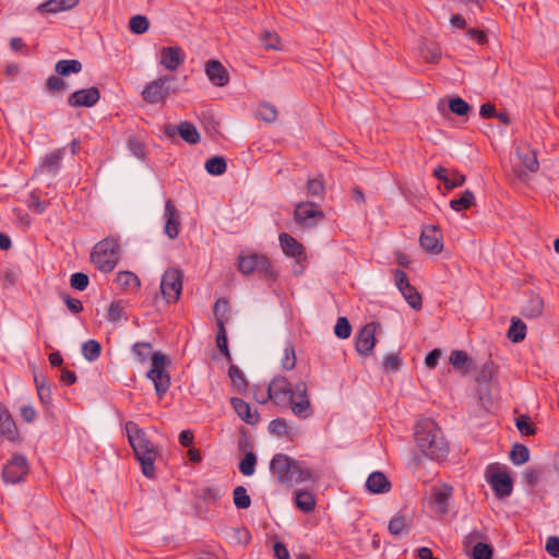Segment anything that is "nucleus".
Wrapping results in <instances>:
<instances>
[{
    "mask_svg": "<svg viewBox=\"0 0 559 559\" xmlns=\"http://www.w3.org/2000/svg\"><path fill=\"white\" fill-rule=\"evenodd\" d=\"M124 430L142 474L150 479L155 478L154 464L160 456V447L153 441L152 433L140 428L135 421H126Z\"/></svg>",
    "mask_w": 559,
    "mask_h": 559,
    "instance_id": "nucleus-1",
    "label": "nucleus"
},
{
    "mask_svg": "<svg viewBox=\"0 0 559 559\" xmlns=\"http://www.w3.org/2000/svg\"><path fill=\"white\" fill-rule=\"evenodd\" d=\"M414 438L420 451L430 459H444L449 453V444L437 421H416Z\"/></svg>",
    "mask_w": 559,
    "mask_h": 559,
    "instance_id": "nucleus-2",
    "label": "nucleus"
},
{
    "mask_svg": "<svg viewBox=\"0 0 559 559\" xmlns=\"http://www.w3.org/2000/svg\"><path fill=\"white\" fill-rule=\"evenodd\" d=\"M120 254L119 239L116 237H107L94 246L91 260L99 271L109 273L118 264Z\"/></svg>",
    "mask_w": 559,
    "mask_h": 559,
    "instance_id": "nucleus-3",
    "label": "nucleus"
},
{
    "mask_svg": "<svg viewBox=\"0 0 559 559\" xmlns=\"http://www.w3.org/2000/svg\"><path fill=\"white\" fill-rule=\"evenodd\" d=\"M238 270L245 275L257 272L264 280L275 281L277 277L269 259L257 253L239 255Z\"/></svg>",
    "mask_w": 559,
    "mask_h": 559,
    "instance_id": "nucleus-4",
    "label": "nucleus"
},
{
    "mask_svg": "<svg viewBox=\"0 0 559 559\" xmlns=\"http://www.w3.org/2000/svg\"><path fill=\"white\" fill-rule=\"evenodd\" d=\"M173 81L174 75H163L148 82L141 93L143 100L150 105L164 104L170 93H175L170 87Z\"/></svg>",
    "mask_w": 559,
    "mask_h": 559,
    "instance_id": "nucleus-5",
    "label": "nucleus"
},
{
    "mask_svg": "<svg viewBox=\"0 0 559 559\" xmlns=\"http://www.w3.org/2000/svg\"><path fill=\"white\" fill-rule=\"evenodd\" d=\"M151 360L152 365L147 378L153 381L156 393L162 396L170 385V377L166 370L169 361L165 355L158 352L152 354Z\"/></svg>",
    "mask_w": 559,
    "mask_h": 559,
    "instance_id": "nucleus-6",
    "label": "nucleus"
},
{
    "mask_svg": "<svg viewBox=\"0 0 559 559\" xmlns=\"http://www.w3.org/2000/svg\"><path fill=\"white\" fill-rule=\"evenodd\" d=\"M183 274L180 270L170 267L165 271L160 280V293L168 304L179 300L182 292Z\"/></svg>",
    "mask_w": 559,
    "mask_h": 559,
    "instance_id": "nucleus-7",
    "label": "nucleus"
},
{
    "mask_svg": "<svg viewBox=\"0 0 559 559\" xmlns=\"http://www.w3.org/2000/svg\"><path fill=\"white\" fill-rule=\"evenodd\" d=\"M496 373V365L492 360H487L479 369L476 376L478 383V397L481 405L488 408L492 405V395L490 393L491 380Z\"/></svg>",
    "mask_w": 559,
    "mask_h": 559,
    "instance_id": "nucleus-8",
    "label": "nucleus"
},
{
    "mask_svg": "<svg viewBox=\"0 0 559 559\" xmlns=\"http://www.w3.org/2000/svg\"><path fill=\"white\" fill-rule=\"evenodd\" d=\"M296 460L284 453H276L270 462V472L280 484H290L294 479Z\"/></svg>",
    "mask_w": 559,
    "mask_h": 559,
    "instance_id": "nucleus-9",
    "label": "nucleus"
},
{
    "mask_svg": "<svg viewBox=\"0 0 559 559\" xmlns=\"http://www.w3.org/2000/svg\"><path fill=\"white\" fill-rule=\"evenodd\" d=\"M28 472L29 465L27 459L22 454L15 453L3 466L2 478L5 483L17 484L25 479Z\"/></svg>",
    "mask_w": 559,
    "mask_h": 559,
    "instance_id": "nucleus-10",
    "label": "nucleus"
},
{
    "mask_svg": "<svg viewBox=\"0 0 559 559\" xmlns=\"http://www.w3.org/2000/svg\"><path fill=\"white\" fill-rule=\"evenodd\" d=\"M287 401L289 402L290 408L296 416L300 418H307L311 415V405L305 382L300 381L295 385Z\"/></svg>",
    "mask_w": 559,
    "mask_h": 559,
    "instance_id": "nucleus-11",
    "label": "nucleus"
},
{
    "mask_svg": "<svg viewBox=\"0 0 559 559\" xmlns=\"http://www.w3.org/2000/svg\"><path fill=\"white\" fill-rule=\"evenodd\" d=\"M294 218L305 227H313L324 218V213L313 202H300L296 205Z\"/></svg>",
    "mask_w": 559,
    "mask_h": 559,
    "instance_id": "nucleus-12",
    "label": "nucleus"
},
{
    "mask_svg": "<svg viewBox=\"0 0 559 559\" xmlns=\"http://www.w3.org/2000/svg\"><path fill=\"white\" fill-rule=\"evenodd\" d=\"M293 391L292 384L284 377H278L262 391V401L273 400L276 404H281L288 400Z\"/></svg>",
    "mask_w": 559,
    "mask_h": 559,
    "instance_id": "nucleus-13",
    "label": "nucleus"
},
{
    "mask_svg": "<svg viewBox=\"0 0 559 559\" xmlns=\"http://www.w3.org/2000/svg\"><path fill=\"white\" fill-rule=\"evenodd\" d=\"M487 481L491 486L496 497L499 499L509 497L513 491V480L507 472L496 469L495 472L489 473L488 471Z\"/></svg>",
    "mask_w": 559,
    "mask_h": 559,
    "instance_id": "nucleus-14",
    "label": "nucleus"
},
{
    "mask_svg": "<svg viewBox=\"0 0 559 559\" xmlns=\"http://www.w3.org/2000/svg\"><path fill=\"white\" fill-rule=\"evenodd\" d=\"M442 234L435 225H428L423 228L419 243L421 248L432 254H438L443 249Z\"/></svg>",
    "mask_w": 559,
    "mask_h": 559,
    "instance_id": "nucleus-15",
    "label": "nucleus"
},
{
    "mask_svg": "<svg viewBox=\"0 0 559 559\" xmlns=\"http://www.w3.org/2000/svg\"><path fill=\"white\" fill-rule=\"evenodd\" d=\"M377 323H368L361 328L356 336V350L362 356H369L376 345Z\"/></svg>",
    "mask_w": 559,
    "mask_h": 559,
    "instance_id": "nucleus-16",
    "label": "nucleus"
},
{
    "mask_svg": "<svg viewBox=\"0 0 559 559\" xmlns=\"http://www.w3.org/2000/svg\"><path fill=\"white\" fill-rule=\"evenodd\" d=\"M267 430L276 438L290 442L301 435V429L296 421H270Z\"/></svg>",
    "mask_w": 559,
    "mask_h": 559,
    "instance_id": "nucleus-17",
    "label": "nucleus"
},
{
    "mask_svg": "<svg viewBox=\"0 0 559 559\" xmlns=\"http://www.w3.org/2000/svg\"><path fill=\"white\" fill-rule=\"evenodd\" d=\"M100 98V92L97 87L83 88L73 92L68 97V105L70 107H92Z\"/></svg>",
    "mask_w": 559,
    "mask_h": 559,
    "instance_id": "nucleus-18",
    "label": "nucleus"
},
{
    "mask_svg": "<svg viewBox=\"0 0 559 559\" xmlns=\"http://www.w3.org/2000/svg\"><path fill=\"white\" fill-rule=\"evenodd\" d=\"M159 64L168 71H176L185 62V52L179 46L163 47Z\"/></svg>",
    "mask_w": 559,
    "mask_h": 559,
    "instance_id": "nucleus-19",
    "label": "nucleus"
},
{
    "mask_svg": "<svg viewBox=\"0 0 559 559\" xmlns=\"http://www.w3.org/2000/svg\"><path fill=\"white\" fill-rule=\"evenodd\" d=\"M278 239L282 250L286 255L296 259L298 263L306 261V248L301 242L287 233H282Z\"/></svg>",
    "mask_w": 559,
    "mask_h": 559,
    "instance_id": "nucleus-20",
    "label": "nucleus"
},
{
    "mask_svg": "<svg viewBox=\"0 0 559 559\" xmlns=\"http://www.w3.org/2000/svg\"><path fill=\"white\" fill-rule=\"evenodd\" d=\"M165 133L169 138L178 133L189 144H197L200 141V134L197 128L188 121L181 122L178 127L171 124L166 126Z\"/></svg>",
    "mask_w": 559,
    "mask_h": 559,
    "instance_id": "nucleus-21",
    "label": "nucleus"
},
{
    "mask_svg": "<svg viewBox=\"0 0 559 559\" xmlns=\"http://www.w3.org/2000/svg\"><path fill=\"white\" fill-rule=\"evenodd\" d=\"M165 234L170 239L177 238L180 231V218L178 210L171 200H167L165 203Z\"/></svg>",
    "mask_w": 559,
    "mask_h": 559,
    "instance_id": "nucleus-22",
    "label": "nucleus"
},
{
    "mask_svg": "<svg viewBox=\"0 0 559 559\" xmlns=\"http://www.w3.org/2000/svg\"><path fill=\"white\" fill-rule=\"evenodd\" d=\"M205 73L209 80L216 86H225L229 82L226 68L217 60H209L205 64Z\"/></svg>",
    "mask_w": 559,
    "mask_h": 559,
    "instance_id": "nucleus-23",
    "label": "nucleus"
},
{
    "mask_svg": "<svg viewBox=\"0 0 559 559\" xmlns=\"http://www.w3.org/2000/svg\"><path fill=\"white\" fill-rule=\"evenodd\" d=\"M453 488L450 485L444 484L441 488L432 489V501L436 504V511L445 515L449 513V501L452 498Z\"/></svg>",
    "mask_w": 559,
    "mask_h": 559,
    "instance_id": "nucleus-24",
    "label": "nucleus"
},
{
    "mask_svg": "<svg viewBox=\"0 0 559 559\" xmlns=\"http://www.w3.org/2000/svg\"><path fill=\"white\" fill-rule=\"evenodd\" d=\"M391 487L390 480L382 472H372L366 480V488L371 493H385Z\"/></svg>",
    "mask_w": 559,
    "mask_h": 559,
    "instance_id": "nucleus-25",
    "label": "nucleus"
},
{
    "mask_svg": "<svg viewBox=\"0 0 559 559\" xmlns=\"http://www.w3.org/2000/svg\"><path fill=\"white\" fill-rule=\"evenodd\" d=\"M64 153L66 147H60L47 154L39 166V171H47L49 174L56 175L60 169Z\"/></svg>",
    "mask_w": 559,
    "mask_h": 559,
    "instance_id": "nucleus-26",
    "label": "nucleus"
},
{
    "mask_svg": "<svg viewBox=\"0 0 559 559\" xmlns=\"http://www.w3.org/2000/svg\"><path fill=\"white\" fill-rule=\"evenodd\" d=\"M79 0H48L37 7L40 13H57L74 8Z\"/></svg>",
    "mask_w": 559,
    "mask_h": 559,
    "instance_id": "nucleus-27",
    "label": "nucleus"
},
{
    "mask_svg": "<svg viewBox=\"0 0 559 559\" xmlns=\"http://www.w3.org/2000/svg\"><path fill=\"white\" fill-rule=\"evenodd\" d=\"M295 504L300 511L309 513L316 508V498L311 491L299 489L295 493Z\"/></svg>",
    "mask_w": 559,
    "mask_h": 559,
    "instance_id": "nucleus-28",
    "label": "nucleus"
},
{
    "mask_svg": "<svg viewBox=\"0 0 559 559\" xmlns=\"http://www.w3.org/2000/svg\"><path fill=\"white\" fill-rule=\"evenodd\" d=\"M116 283L121 289L135 292L140 287L139 277L130 271H121L117 274Z\"/></svg>",
    "mask_w": 559,
    "mask_h": 559,
    "instance_id": "nucleus-29",
    "label": "nucleus"
},
{
    "mask_svg": "<svg viewBox=\"0 0 559 559\" xmlns=\"http://www.w3.org/2000/svg\"><path fill=\"white\" fill-rule=\"evenodd\" d=\"M388 530L393 536L407 535L411 530V520H407L404 515L396 514L390 520Z\"/></svg>",
    "mask_w": 559,
    "mask_h": 559,
    "instance_id": "nucleus-30",
    "label": "nucleus"
},
{
    "mask_svg": "<svg viewBox=\"0 0 559 559\" xmlns=\"http://www.w3.org/2000/svg\"><path fill=\"white\" fill-rule=\"evenodd\" d=\"M420 56L428 63H437L441 58V48L437 43L425 41L419 48Z\"/></svg>",
    "mask_w": 559,
    "mask_h": 559,
    "instance_id": "nucleus-31",
    "label": "nucleus"
},
{
    "mask_svg": "<svg viewBox=\"0 0 559 559\" xmlns=\"http://www.w3.org/2000/svg\"><path fill=\"white\" fill-rule=\"evenodd\" d=\"M316 480H318V477L314 476L312 471L307 466L306 462L296 460L293 481L300 484Z\"/></svg>",
    "mask_w": 559,
    "mask_h": 559,
    "instance_id": "nucleus-32",
    "label": "nucleus"
},
{
    "mask_svg": "<svg viewBox=\"0 0 559 559\" xmlns=\"http://www.w3.org/2000/svg\"><path fill=\"white\" fill-rule=\"evenodd\" d=\"M525 335H526L525 323L518 318H512L510 328L507 333L508 338L513 343H519L525 338Z\"/></svg>",
    "mask_w": 559,
    "mask_h": 559,
    "instance_id": "nucleus-33",
    "label": "nucleus"
},
{
    "mask_svg": "<svg viewBox=\"0 0 559 559\" xmlns=\"http://www.w3.org/2000/svg\"><path fill=\"white\" fill-rule=\"evenodd\" d=\"M0 437L13 443L22 442L16 421H0Z\"/></svg>",
    "mask_w": 559,
    "mask_h": 559,
    "instance_id": "nucleus-34",
    "label": "nucleus"
},
{
    "mask_svg": "<svg viewBox=\"0 0 559 559\" xmlns=\"http://www.w3.org/2000/svg\"><path fill=\"white\" fill-rule=\"evenodd\" d=\"M82 70V63L79 60H59L55 66L58 75L68 76L71 73H79Z\"/></svg>",
    "mask_w": 559,
    "mask_h": 559,
    "instance_id": "nucleus-35",
    "label": "nucleus"
},
{
    "mask_svg": "<svg viewBox=\"0 0 559 559\" xmlns=\"http://www.w3.org/2000/svg\"><path fill=\"white\" fill-rule=\"evenodd\" d=\"M449 360L454 368L464 369L465 372L469 371L473 367L472 359L464 350H453Z\"/></svg>",
    "mask_w": 559,
    "mask_h": 559,
    "instance_id": "nucleus-36",
    "label": "nucleus"
},
{
    "mask_svg": "<svg viewBox=\"0 0 559 559\" xmlns=\"http://www.w3.org/2000/svg\"><path fill=\"white\" fill-rule=\"evenodd\" d=\"M544 309V300L538 295L531 297L527 305L523 308L522 314L525 318H537Z\"/></svg>",
    "mask_w": 559,
    "mask_h": 559,
    "instance_id": "nucleus-37",
    "label": "nucleus"
},
{
    "mask_svg": "<svg viewBox=\"0 0 559 559\" xmlns=\"http://www.w3.org/2000/svg\"><path fill=\"white\" fill-rule=\"evenodd\" d=\"M510 460L516 465H523L530 460V450L522 443H515L512 445L510 451Z\"/></svg>",
    "mask_w": 559,
    "mask_h": 559,
    "instance_id": "nucleus-38",
    "label": "nucleus"
},
{
    "mask_svg": "<svg viewBox=\"0 0 559 559\" xmlns=\"http://www.w3.org/2000/svg\"><path fill=\"white\" fill-rule=\"evenodd\" d=\"M243 454V457L240 460L238 464L239 472L243 476H252L255 472L258 457L254 452H247Z\"/></svg>",
    "mask_w": 559,
    "mask_h": 559,
    "instance_id": "nucleus-39",
    "label": "nucleus"
},
{
    "mask_svg": "<svg viewBox=\"0 0 559 559\" xmlns=\"http://www.w3.org/2000/svg\"><path fill=\"white\" fill-rule=\"evenodd\" d=\"M228 376L233 382V385L237 389L238 392L247 390L248 381L246 376L236 365L229 366Z\"/></svg>",
    "mask_w": 559,
    "mask_h": 559,
    "instance_id": "nucleus-40",
    "label": "nucleus"
},
{
    "mask_svg": "<svg viewBox=\"0 0 559 559\" xmlns=\"http://www.w3.org/2000/svg\"><path fill=\"white\" fill-rule=\"evenodd\" d=\"M474 194L471 190H465L460 198L450 201V206L456 212H461L471 207L474 203Z\"/></svg>",
    "mask_w": 559,
    "mask_h": 559,
    "instance_id": "nucleus-41",
    "label": "nucleus"
},
{
    "mask_svg": "<svg viewBox=\"0 0 559 559\" xmlns=\"http://www.w3.org/2000/svg\"><path fill=\"white\" fill-rule=\"evenodd\" d=\"M227 164L224 157L214 156L206 160L205 169L210 175L221 176L226 171Z\"/></svg>",
    "mask_w": 559,
    "mask_h": 559,
    "instance_id": "nucleus-42",
    "label": "nucleus"
},
{
    "mask_svg": "<svg viewBox=\"0 0 559 559\" xmlns=\"http://www.w3.org/2000/svg\"><path fill=\"white\" fill-rule=\"evenodd\" d=\"M403 297L407 301V304L415 310H420L423 306V299L417 289L411 284L402 292Z\"/></svg>",
    "mask_w": 559,
    "mask_h": 559,
    "instance_id": "nucleus-43",
    "label": "nucleus"
},
{
    "mask_svg": "<svg viewBox=\"0 0 559 559\" xmlns=\"http://www.w3.org/2000/svg\"><path fill=\"white\" fill-rule=\"evenodd\" d=\"M234 504L237 509H248L251 506V498L243 486H237L233 491Z\"/></svg>",
    "mask_w": 559,
    "mask_h": 559,
    "instance_id": "nucleus-44",
    "label": "nucleus"
},
{
    "mask_svg": "<svg viewBox=\"0 0 559 559\" xmlns=\"http://www.w3.org/2000/svg\"><path fill=\"white\" fill-rule=\"evenodd\" d=\"M102 346L95 340H88L82 345V354L88 361H94L100 356Z\"/></svg>",
    "mask_w": 559,
    "mask_h": 559,
    "instance_id": "nucleus-45",
    "label": "nucleus"
},
{
    "mask_svg": "<svg viewBox=\"0 0 559 559\" xmlns=\"http://www.w3.org/2000/svg\"><path fill=\"white\" fill-rule=\"evenodd\" d=\"M282 368L285 370H292L296 366V353L295 346L290 341L286 342L284 347V355L281 360Z\"/></svg>",
    "mask_w": 559,
    "mask_h": 559,
    "instance_id": "nucleus-46",
    "label": "nucleus"
},
{
    "mask_svg": "<svg viewBox=\"0 0 559 559\" xmlns=\"http://www.w3.org/2000/svg\"><path fill=\"white\" fill-rule=\"evenodd\" d=\"M216 335V345L219 349V352L225 356V358L230 361L231 355L228 348L227 344V335H226V329L224 325V322L219 321V326Z\"/></svg>",
    "mask_w": 559,
    "mask_h": 559,
    "instance_id": "nucleus-47",
    "label": "nucleus"
},
{
    "mask_svg": "<svg viewBox=\"0 0 559 559\" xmlns=\"http://www.w3.org/2000/svg\"><path fill=\"white\" fill-rule=\"evenodd\" d=\"M257 117L265 122H274L277 119V109L270 103H262L257 111Z\"/></svg>",
    "mask_w": 559,
    "mask_h": 559,
    "instance_id": "nucleus-48",
    "label": "nucleus"
},
{
    "mask_svg": "<svg viewBox=\"0 0 559 559\" xmlns=\"http://www.w3.org/2000/svg\"><path fill=\"white\" fill-rule=\"evenodd\" d=\"M150 27V21L144 15H134L129 21V28L134 34H144Z\"/></svg>",
    "mask_w": 559,
    "mask_h": 559,
    "instance_id": "nucleus-49",
    "label": "nucleus"
},
{
    "mask_svg": "<svg viewBox=\"0 0 559 559\" xmlns=\"http://www.w3.org/2000/svg\"><path fill=\"white\" fill-rule=\"evenodd\" d=\"M230 405L235 409L236 414L240 419H250L251 418V408L250 405L239 397H231Z\"/></svg>",
    "mask_w": 559,
    "mask_h": 559,
    "instance_id": "nucleus-50",
    "label": "nucleus"
},
{
    "mask_svg": "<svg viewBox=\"0 0 559 559\" xmlns=\"http://www.w3.org/2000/svg\"><path fill=\"white\" fill-rule=\"evenodd\" d=\"M237 448L242 453L253 452L252 451V449H253L252 437L245 427H241L239 429Z\"/></svg>",
    "mask_w": 559,
    "mask_h": 559,
    "instance_id": "nucleus-51",
    "label": "nucleus"
},
{
    "mask_svg": "<svg viewBox=\"0 0 559 559\" xmlns=\"http://www.w3.org/2000/svg\"><path fill=\"white\" fill-rule=\"evenodd\" d=\"M449 109L456 116H467L471 110V106L463 98L456 96L449 100Z\"/></svg>",
    "mask_w": 559,
    "mask_h": 559,
    "instance_id": "nucleus-52",
    "label": "nucleus"
},
{
    "mask_svg": "<svg viewBox=\"0 0 559 559\" xmlns=\"http://www.w3.org/2000/svg\"><path fill=\"white\" fill-rule=\"evenodd\" d=\"M493 548L486 543H477L472 550V559H492Z\"/></svg>",
    "mask_w": 559,
    "mask_h": 559,
    "instance_id": "nucleus-53",
    "label": "nucleus"
},
{
    "mask_svg": "<svg viewBox=\"0 0 559 559\" xmlns=\"http://www.w3.org/2000/svg\"><path fill=\"white\" fill-rule=\"evenodd\" d=\"M122 318L127 320L122 302L120 300L112 301L107 311V320L118 322Z\"/></svg>",
    "mask_w": 559,
    "mask_h": 559,
    "instance_id": "nucleus-54",
    "label": "nucleus"
},
{
    "mask_svg": "<svg viewBox=\"0 0 559 559\" xmlns=\"http://www.w3.org/2000/svg\"><path fill=\"white\" fill-rule=\"evenodd\" d=\"M214 316L216 318V324L219 326V321L225 323L228 318L229 305L226 299H217L213 307Z\"/></svg>",
    "mask_w": 559,
    "mask_h": 559,
    "instance_id": "nucleus-55",
    "label": "nucleus"
},
{
    "mask_svg": "<svg viewBox=\"0 0 559 559\" xmlns=\"http://www.w3.org/2000/svg\"><path fill=\"white\" fill-rule=\"evenodd\" d=\"M61 75H50L46 80V88L50 93L63 92L68 88L66 81L60 78Z\"/></svg>",
    "mask_w": 559,
    "mask_h": 559,
    "instance_id": "nucleus-56",
    "label": "nucleus"
},
{
    "mask_svg": "<svg viewBox=\"0 0 559 559\" xmlns=\"http://www.w3.org/2000/svg\"><path fill=\"white\" fill-rule=\"evenodd\" d=\"M334 333L340 338H348L352 333V326L349 321L345 317H340L334 326Z\"/></svg>",
    "mask_w": 559,
    "mask_h": 559,
    "instance_id": "nucleus-57",
    "label": "nucleus"
},
{
    "mask_svg": "<svg viewBox=\"0 0 559 559\" xmlns=\"http://www.w3.org/2000/svg\"><path fill=\"white\" fill-rule=\"evenodd\" d=\"M522 165L531 173H536L539 168V163L535 151H531L527 154L520 155Z\"/></svg>",
    "mask_w": 559,
    "mask_h": 559,
    "instance_id": "nucleus-58",
    "label": "nucleus"
},
{
    "mask_svg": "<svg viewBox=\"0 0 559 559\" xmlns=\"http://www.w3.org/2000/svg\"><path fill=\"white\" fill-rule=\"evenodd\" d=\"M132 352L140 362H144L151 355L152 345L146 342L136 343L133 345Z\"/></svg>",
    "mask_w": 559,
    "mask_h": 559,
    "instance_id": "nucleus-59",
    "label": "nucleus"
},
{
    "mask_svg": "<svg viewBox=\"0 0 559 559\" xmlns=\"http://www.w3.org/2000/svg\"><path fill=\"white\" fill-rule=\"evenodd\" d=\"M542 471L539 468L528 467L523 472V479L526 486L534 488L540 479Z\"/></svg>",
    "mask_w": 559,
    "mask_h": 559,
    "instance_id": "nucleus-60",
    "label": "nucleus"
},
{
    "mask_svg": "<svg viewBox=\"0 0 559 559\" xmlns=\"http://www.w3.org/2000/svg\"><path fill=\"white\" fill-rule=\"evenodd\" d=\"M90 280L85 273L78 272L71 275L70 285L78 290H84L88 286Z\"/></svg>",
    "mask_w": 559,
    "mask_h": 559,
    "instance_id": "nucleus-61",
    "label": "nucleus"
},
{
    "mask_svg": "<svg viewBox=\"0 0 559 559\" xmlns=\"http://www.w3.org/2000/svg\"><path fill=\"white\" fill-rule=\"evenodd\" d=\"M545 550L549 556L559 558V537L554 535L549 536L546 539Z\"/></svg>",
    "mask_w": 559,
    "mask_h": 559,
    "instance_id": "nucleus-62",
    "label": "nucleus"
},
{
    "mask_svg": "<svg viewBox=\"0 0 559 559\" xmlns=\"http://www.w3.org/2000/svg\"><path fill=\"white\" fill-rule=\"evenodd\" d=\"M261 40L266 49H278L280 38L276 34L264 31Z\"/></svg>",
    "mask_w": 559,
    "mask_h": 559,
    "instance_id": "nucleus-63",
    "label": "nucleus"
},
{
    "mask_svg": "<svg viewBox=\"0 0 559 559\" xmlns=\"http://www.w3.org/2000/svg\"><path fill=\"white\" fill-rule=\"evenodd\" d=\"M324 186L319 179H310L307 183V192L311 197H319L323 193Z\"/></svg>",
    "mask_w": 559,
    "mask_h": 559,
    "instance_id": "nucleus-64",
    "label": "nucleus"
}]
</instances>
